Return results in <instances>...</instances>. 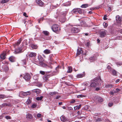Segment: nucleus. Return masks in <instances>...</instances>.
Here are the masks:
<instances>
[{
  "instance_id": "1",
  "label": "nucleus",
  "mask_w": 122,
  "mask_h": 122,
  "mask_svg": "<svg viewBox=\"0 0 122 122\" xmlns=\"http://www.w3.org/2000/svg\"><path fill=\"white\" fill-rule=\"evenodd\" d=\"M100 80L98 78H95L94 80L92 81L90 85L91 87H95L97 86H100V84L99 83Z\"/></svg>"
},
{
  "instance_id": "2",
  "label": "nucleus",
  "mask_w": 122,
  "mask_h": 122,
  "mask_svg": "<svg viewBox=\"0 0 122 122\" xmlns=\"http://www.w3.org/2000/svg\"><path fill=\"white\" fill-rule=\"evenodd\" d=\"M68 12V11H66L61 12V16L60 17L59 20L61 22H63L66 20V16Z\"/></svg>"
},
{
  "instance_id": "3",
  "label": "nucleus",
  "mask_w": 122,
  "mask_h": 122,
  "mask_svg": "<svg viewBox=\"0 0 122 122\" xmlns=\"http://www.w3.org/2000/svg\"><path fill=\"white\" fill-rule=\"evenodd\" d=\"M51 29L53 31L58 33L61 30L60 27L59 25L57 24H54L52 25Z\"/></svg>"
},
{
  "instance_id": "4",
  "label": "nucleus",
  "mask_w": 122,
  "mask_h": 122,
  "mask_svg": "<svg viewBox=\"0 0 122 122\" xmlns=\"http://www.w3.org/2000/svg\"><path fill=\"white\" fill-rule=\"evenodd\" d=\"M26 48V46H23L20 47L15 49V52L16 53H19L23 52Z\"/></svg>"
},
{
  "instance_id": "5",
  "label": "nucleus",
  "mask_w": 122,
  "mask_h": 122,
  "mask_svg": "<svg viewBox=\"0 0 122 122\" xmlns=\"http://www.w3.org/2000/svg\"><path fill=\"white\" fill-rule=\"evenodd\" d=\"M31 77V76L30 74L28 73L25 74L23 77V78L27 81H29Z\"/></svg>"
},
{
  "instance_id": "6",
  "label": "nucleus",
  "mask_w": 122,
  "mask_h": 122,
  "mask_svg": "<svg viewBox=\"0 0 122 122\" xmlns=\"http://www.w3.org/2000/svg\"><path fill=\"white\" fill-rule=\"evenodd\" d=\"M71 32L73 33H77L80 31V29L78 28L72 27L70 29Z\"/></svg>"
},
{
  "instance_id": "7",
  "label": "nucleus",
  "mask_w": 122,
  "mask_h": 122,
  "mask_svg": "<svg viewBox=\"0 0 122 122\" xmlns=\"http://www.w3.org/2000/svg\"><path fill=\"white\" fill-rule=\"evenodd\" d=\"M31 94V92L30 91L26 92H24L21 91L20 93L19 96L21 97H23L24 96L30 95Z\"/></svg>"
},
{
  "instance_id": "8",
  "label": "nucleus",
  "mask_w": 122,
  "mask_h": 122,
  "mask_svg": "<svg viewBox=\"0 0 122 122\" xmlns=\"http://www.w3.org/2000/svg\"><path fill=\"white\" fill-rule=\"evenodd\" d=\"M72 12L73 13H78L80 14H81L82 12V9L79 8H75L73 9Z\"/></svg>"
},
{
  "instance_id": "9",
  "label": "nucleus",
  "mask_w": 122,
  "mask_h": 122,
  "mask_svg": "<svg viewBox=\"0 0 122 122\" xmlns=\"http://www.w3.org/2000/svg\"><path fill=\"white\" fill-rule=\"evenodd\" d=\"M54 56L53 54H50L49 56V58L48 60L50 64H52V63L54 62V60L53 59Z\"/></svg>"
},
{
  "instance_id": "10",
  "label": "nucleus",
  "mask_w": 122,
  "mask_h": 122,
  "mask_svg": "<svg viewBox=\"0 0 122 122\" xmlns=\"http://www.w3.org/2000/svg\"><path fill=\"white\" fill-rule=\"evenodd\" d=\"M107 31L105 30H102L100 33V36L101 37H104L106 35Z\"/></svg>"
},
{
  "instance_id": "11",
  "label": "nucleus",
  "mask_w": 122,
  "mask_h": 122,
  "mask_svg": "<svg viewBox=\"0 0 122 122\" xmlns=\"http://www.w3.org/2000/svg\"><path fill=\"white\" fill-rule=\"evenodd\" d=\"M50 74L45 75L43 77V79L44 81H47L49 80V78L50 77Z\"/></svg>"
},
{
  "instance_id": "12",
  "label": "nucleus",
  "mask_w": 122,
  "mask_h": 122,
  "mask_svg": "<svg viewBox=\"0 0 122 122\" xmlns=\"http://www.w3.org/2000/svg\"><path fill=\"white\" fill-rule=\"evenodd\" d=\"M36 1L39 6H42L44 5V3L42 2L41 0H36Z\"/></svg>"
},
{
  "instance_id": "13",
  "label": "nucleus",
  "mask_w": 122,
  "mask_h": 122,
  "mask_svg": "<svg viewBox=\"0 0 122 122\" xmlns=\"http://www.w3.org/2000/svg\"><path fill=\"white\" fill-rule=\"evenodd\" d=\"M11 105L10 103H4L2 104V105H0V107L1 108L6 106L11 107Z\"/></svg>"
},
{
  "instance_id": "14",
  "label": "nucleus",
  "mask_w": 122,
  "mask_h": 122,
  "mask_svg": "<svg viewBox=\"0 0 122 122\" xmlns=\"http://www.w3.org/2000/svg\"><path fill=\"white\" fill-rule=\"evenodd\" d=\"M116 19L117 22L118 23H120L122 21V19L119 16H116Z\"/></svg>"
},
{
  "instance_id": "15",
  "label": "nucleus",
  "mask_w": 122,
  "mask_h": 122,
  "mask_svg": "<svg viewBox=\"0 0 122 122\" xmlns=\"http://www.w3.org/2000/svg\"><path fill=\"white\" fill-rule=\"evenodd\" d=\"M60 119L61 121L63 122L66 121L67 120V118L63 115L60 117Z\"/></svg>"
},
{
  "instance_id": "16",
  "label": "nucleus",
  "mask_w": 122,
  "mask_h": 122,
  "mask_svg": "<svg viewBox=\"0 0 122 122\" xmlns=\"http://www.w3.org/2000/svg\"><path fill=\"white\" fill-rule=\"evenodd\" d=\"M82 48L78 49L77 50V52L76 54V56H78L80 55L81 53V51H82Z\"/></svg>"
},
{
  "instance_id": "17",
  "label": "nucleus",
  "mask_w": 122,
  "mask_h": 122,
  "mask_svg": "<svg viewBox=\"0 0 122 122\" xmlns=\"http://www.w3.org/2000/svg\"><path fill=\"white\" fill-rule=\"evenodd\" d=\"M97 58V55H94L93 56H91L89 58V59L90 60H92L93 61L96 59Z\"/></svg>"
},
{
  "instance_id": "18",
  "label": "nucleus",
  "mask_w": 122,
  "mask_h": 122,
  "mask_svg": "<svg viewBox=\"0 0 122 122\" xmlns=\"http://www.w3.org/2000/svg\"><path fill=\"white\" fill-rule=\"evenodd\" d=\"M43 52L45 54H48L51 53V51L49 49H46Z\"/></svg>"
},
{
  "instance_id": "19",
  "label": "nucleus",
  "mask_w": 122,
  "mask_h": 122,
  "mask_svg": "<svg viewBox=\"0 0 122 122\" xmlns=\"http://www.w3.org/2000/svg\"><path fill=\"white\" fill-rule=\"evenodd\" d=\"M36 54L35 52H31L29 55L30 57H32L36 56Z\"/></svg>"
},
{
  "instance_id": "20",
  "label": "nucleus",
  "mask_w": 122,
  "mask_h": 122,
  "mask_svg": "<svg viewBox=\"0 0 122 122\" xmlns=\"http://www.w3.org/2000/svg\"><path fill=\"white\" fill-rule=\"evenodd\" d=\"M33 116L30 113H28L26 115V118L29 119H31L33 118Z\"/></svg>"
},
{
  "instance_id": "21",
  "label": "nucleus",
  "mask_w": 122,
  "mask_h": 122,
  "mask_svg": "<svg viewBox=\"0 0 122 122\" xmlns=\"http://www.w3.org/2000/svg\"><path fill=\"white\" fill-rule=\"evenodd\" d=\"M31 102V98L29 97L26 102V103L27 105H29Z\"/></svg>"
},
{
  "instance_id": "22",
  "label": "nucleus",
  "mask_w": 122,
  "mask_h": 122,
  "mask_svg": "<svg viewBox=\"0 0 122 122\" xmlns=\"http://www.w3.org/2000/svg\"><path fill=\"white\" fill-rule=\"evenodd\" d=\"M22 41V39L20 38L18 40V41L15 43L14 45L15 46H16L19 45L21 42Z\"/></svg>"
},
{
  "instance_id": "23",
  "label": "nucleus",
  "mask_w": 122,
  "mask_h": 122,
  "mask_svg": "<svg viewBox=\"0 0 122 122\" xmlns=\"http://www.w3.org/2000/svg\"><path fill=\"white\" fill-rule=\"evenodd\" d=\"M44 61H42L39 62V64L41 66L45 67L47 66V65L46 64L43 62Z\"/></svg>"
},
{
  "instance_id": "24",
  "label": "nucleus",
  "mask_w": 122,
  "mask_h": 122,
  "mask_svg": "<svg viewBox=\"0 0 122 122\" xmlns=\"http://www.w3.org/2000/svg\"><path fill=\"white\" fill-rule=\"evenodd\" d=\"M42 33L45 36H47L49 35V32L47 31H42Z\"/></svg>"
},
{
  "instance_id": "25",
  "label": "nucleus",
  "mask_w": 122,
  "mask_h": 122,
  "mask_svg": "<svg viewBox=\"0 0 122 122\" xmlns=\"http://www.w3.org/2000/svg\"><path fill=\"white\" fill-rule=\"evenodd\" d=\"M9 60L12 62H14L15 61V58L13 56H11L9 58Z\"/></svg>"
},
{
  "instance_id": "26",
  "label": "nucleus",
  "mask_w": 122,
  "mask_h": 122,
  "mask_svg": "<svg viewBox=\"0 0 122 122\" xmlns=\"http://www.w3.org/2000/svg\"><path fill=\"white\" fill-rule=\"evenodd\" d=\"M0 58L2 59H5V53H3L0 56Z\"/></svg>"
},
{
  "instance_id": "27",
  "label": "nucleus",
  "mask_w": 122,
  "mask_h": 122,
  "mask_svg": "<svg viewBox=\"0 0 122 122\" xmlns=\"http://www.w3.org/2000/svg\"><path fill=\"white\" fill-rule=\"evenodd\" d=\"M112 73L113 75L114 76H116L117 75V71L114 69H112L111 70Z\"/></svg>"
},
{
  "instance_id": "28",
  "label": "nucleus",
  "mask_w": 122,
  "mask_h": 122,
  "mask_svg": "<svg viewBox=\"0 0 122 122\" xmlns=\"http://www.w3.org/2000/svg\"><path fill=\"white\" fill-rule=\"evenodd\" d=\"M85 76L84 74H78L77 75V78H81Z\"/></svg>"
},
{
  "instance_id": "29",
  "label": "nucleus",
  "mask_w": 122,
  "mask_h": 122,
  "mask_svg": "<svg viewBox=\"0 0 122 122\" xmlns=\"http://www.w3.org/2000/svg\"><path fill=\"white\" fill-rule=\"evenodd\" d=\"M114 85L113 84H106V87L109 88H110L112 87H113Z\"/></svg>"
},
{
  "instance_id": "30",
  "label": "nucleus",
  "mask_w": 122,
  "mask_h": 122,
  "mask_svg": "<svg viewBox=\"0 0 122 122\" xmlns=\"http://www.w3.org/2000/svg\"><path fill=\"white\" fill-rule=\"evenodd\" d=\"M38 58L39 62L44 61V60L43 58L41 56H39Z\"/></svg>"
},
{
  "instance_id": "31",
  "label": "nucleus",
  "mask_w": 122,
  "mask_h": 122,
  "mask_svg": "<svg viewBox=\"0 0 122 122\" xmlns=\"http://www.w3.org/2000/svg\"><path fill=\"white\" fill-rule=\"evenodd\" d=\"M81 105H80L79 106H76L74 107V109L75 110H78L81 107Z\"/></svg>"
},
{
  "instance_id": "32",
  "label": "nucleus",
  "mask_w": 122,
  "mask_h": 122,
  "mask_svg": "<svg viewBox=\"0 0 122 122\" xmlns=\"http://www.w3.org/2000/svg\"><path fill=\"white\" fill-rule=\"evenodd\" d=\"M72 71V68L71 66H69L68 67V70L67 71V73H71Z\"/></svg>"
},
{
  "instance_id": "33",
  "label": "nucleus",
  "mask_w": 122,
  "mask_h": 122,
  "mask_svg": "<svg viewBox=\"0 0 122 122\" xmlns=\"http://www.w3.org/2000/svg\"><path fill=\"white\" fill-rule=\"evenodd\" d=\"M31 46L32 48L35 49H36L38 47L37 45L34 44L31 45Z\"/></svg>"
},
{
  "instance_id": "34",
  "label": "nucleus",
  "mask_w": 122,
  "mask_h": 122,
  "mask_svg": "<svg viewBox=\"0 0 122 122\" xmlns=\"http://www.w3.org/2000/svg\"><path fill=\"white\" fill-rule=\"evenodd\" d=\"M88 6V5L87 4L82 5L81 6V8H86Z\"/></svg>"
},
{
  "instance_id": "35",
  "label": "nucleus",
  "mask_w": 122,
  "mask_h": 122,
  "mask_svg": "<svg viewBox=\"0 0 122 122\" xmlns=\"http://www.w3.org/2000/svg\"><path fill=\"white\" fill-rule=\"evenodd\" d=\"M71 1H68L64 4L65 6H69L71 5Z\"/></svg>"
},
{
  "instance_id": "36",
  "label": "nucleus",
  "mask_w": 122,
  "mask_h": 122,
  "mask_svg": "<svg viewBox=\"0 0 122 122\" xmlns=\"http://www.w3.org/2000/svg\"><path fill=\"white\" fill-rule=\"evenodd\" d=\"M7 97L6 96L4 95L0 94V99H3Z\"/></svg>"
},
{
  "instance_id": "37",
  "label": "nucleus",
  "mask_w": 122,
  "mask_h": 122,
  "mask_svg": "<svg viewBox=\"0 0 122 122\" xmlns=\"http://www.w3.org/2000/svg\"><path fill=\"white\" fill-rule=\"evenodd\" d=\"M97 98L98 101L99 102H102L103 101V99L101 97H98Z\"/></svg>"
},
{
  "instance_id": "38",
  "label": "nucleus",
  "mask_w": 122,
  "mask_h": 122,
  "mask_svg": "<svg viewBox=\"0 0 122 122\" xmlns=\"http://www.w3.org/2000/svg\"><path fill=\"white\" fill-rule=\"evenodd\" d=\"M43 98L42 96H41L40 97H37L36 98V99L38 101L41 100Z\"/></svg>"
},
{
  "instance_id": "39",
  "label": "nucleus",
  "mask_w": 122,
  "mask_h": 122,
  "mask_svg": "<svg viewBox=\"0 0 122 122\" xmlns=\"http://www.w3.org/2000/svg\"><path fill=\"white\" fill-rule=\"evenodd\" d=\"M43 38L45 40H50L51 38V37H49V36H48V37L44 36Z\"/></svg>"
},
{
  "instance_id": "40",
  "label": "nucleus",
  "mask_w": 122,
  "mask_h": 122,
  "mask_svg": "<svg viewBox=\"0 0 122 122\" xmlns=\"http://www.w3.org/2000/svg\"><path fill=\"white\" fill-rule=\"evenodd\" d=\"M9 0H2L1 2V3L2 4L6 3L8 2Z\"/></svg>"
},
{
  "instance_id": "41",
  "label": "nucleus",
  "mask_w": 122,
  "mask_h": 122,
  "mask_svg": "<svg viewBox=\"0 0 122 122\" xmlns=\"http://www.w3.org/2000/svg\"><path fill=\"white\" fill-rule=\"evenodd\" d=\"M89 108V107L87 105L85 106L83 108V110H87Z\"/></svg>"
},
{
  "instance_id": "42",
  "label": "nucleus",
  "mask_w": 122,
  "mask_h": 122,
  "mask_svg": "<svg viewBox=\"0 0 122 122\" xmlns=\"http://www.w3.org/2000/svg\"><path fill=\"white\" fill-rule=\"evenodd\" d=\"M107 68L108 70L109 71V72H111V70H112V69H113L111 67L109 66H108L107 67Z\"/></svg>"
},
{
  "instance_id": "43",
  "label": "nucleus",
  "mask_w": 122,
  "mask_h": 122,
  "mask_svg": "<svg viewBox=\"0 0 122 122\" xmlns=\"http://www.w3.org/2000/svg\"><path fill=\"white\" fill-rule=\"evenodd\" d=\"M56 93V92H51L49 93V94L51 96H53Z\"/></svg>"
},
{
  "instance_id": "44",
  "label": "nucleus",
  "mask_w": 122,
  "mask_h": 122,
  "mask_svg": "<svg viewBox=\"0 0 122 122\" xmlns=\"http://www.w3.org/2000/svg\"><path fill=\"white\" fill-rule=\"evenodd\" d=\"M37 106V104L35 103H34L32 105L31 107L32 108H34L36 107Z\"/></svg>"
},
{
  "instance_id": "45",
  "label": "nucleus",
  "mask_w": 122,
  "mask_h": 122,
  "mask_svg": "<svg viewBox=\"0 0 122 122\" xmlns=\"http://www.w3.org/2000/svg\"><path fill=\"white\" fill-rule=\"evenodd\" d=\"M103 25L104 27L105 28H106L108 26L107 24L105 22L103 23Z\"/></svg>"
},
{
  "instance_id": "46",
  "label": "nucleus",
  "mask_w": 122,
  "mask_h": 122,
  "mask_svg": "<svg viewBox=\"0 0 122 122\" xmlns=\"http://www.w3.org/2000/svg\"><path fill=\"white\" fill-rule=\"evenodd\" d=\"M43 19V17L41 18L38 20V22L39 23H40L41 21H42Z\"/></svg>"
},
{
  "instance_id": "47",
  "label": "nucleus",
  "mask_w": 122,
  "mask_h": 122,
  "mask_svg": "<svg viewBox=\"0 0 122 122\" xmlns=\"http://www.w3.org/2000/svg\"><path fill=\"white\" fill-rule=\"evenodd\" d=\"M5 118L7 120L11 119V117L10 116H7L5 117Z\"/></svg>"
},
{
  "instance_id": "48",
  "label": "nucleus",
  "mask_w": 122,
  "mask_h": 122,
  "mask_svg": "<svg viewBox=\"0 0 122 122\" xmlns=\"http://www.w3.org/2000/svg\"><path fill=\"white\" fill-rule=\"evenodd\" d=\"M40 73L42 75H44L45 74H46V72L43 71H40Z\"/></svg>"
},
{
  "instance_id": "49",
  "label": "nucleus",
  "mask_w": 122,
  "mask_h": 122,
  "mask_svg": "<svg viewBox=\"0 0 122 122\" xmlns=\"http://www.w3.org/2000/svg\"><path fill=\"white\" fill-rule=\"evenodd\" d=\"M76 101L74 99H73L71 100L70 101V102L71 103H74Z\"/></svg>"
},
{
  "instance_id": "50",
  "label": "nucleus",
  "mask_w": 122,
  "mask_h": 122,
  "mask_svg": "<svg viewBox=\"0 0 122 122\" xmlns=\"http://www.w3.org/2000/svg\"><path fill=\"white\" fill-rule=\"evenodd\" d=\"M113 104L112 102H110L108 104V105L110 107H111L113 105Z\"/></svg>"
},
{
  "instance_id": "51",
  "label": "nucleus",
  "mask_w": 122,
  "mask_h": 122,
  "mask_svg": "<svg viewBox=\"0 0 122 122\" xmlns=\"http://www.w3.org/2000/svg\"><path fill=\"white\" fill-rule=\"evenodd\" d=\"M107 10L109 12L111 11L112 10L111 8L108 6L107 8Z\"/></svg>"
},
{
  "instance_id": "52",
  "label": "nucleus",
  "mask_w": 122,
  "mask_h": 122,
  "mask_svg": "<svg viewBox=\"0 0 122 122\" xmlns=\"http://www.w3.org/2000/svg\"><path fill=\"white\" fill-rule=\"evenodd\" d=\"M85 96H84V95H78V98H79V97H85Z\"/></svg>"
},
{
  "instance_id": "53",
  "label": "nucleus",
  "mask_w": 122,
  "mask_h": 122,
  "mask_svg": "<svg viewBox=\"0 0 122 122\" xmlns=\"http://www.w3.org/2000/svg\"><path fill=\"white\" fill-rule=\"evenodd\" d=\"M107 15H105L103 17V19L104 20H106L107 19Z\"/></svg>"
},
{
  "instance_id": "54",
  "label": "nucleus",
  "mask_w": 122,
  "mask_h": 122,
  "mask_svg": "<svg viewBox=\"0 0 122 122\" xmlns=\"http://www.w3.org/2000/svg\"><path fill=\"white\" fill-rule=\"evenodd\" d=\"M42 83H40L37 84L36 86L38 87H41L42 86Z\"/></svg>"
},
{
  "instance_id": "55",
  "label": "nucleus",
  "mask_w": 122,
  "mask_h": 122,
  "mask_svg": "<svg viewBox=\"0 0 122 122\" xmlns=\"http://www.w3.org/2000/svg\"><path fill=\"white\" fill-rule=\"evenodd\" d=\"M101 119L100 118H98L96 120V122H97L98 121H101Z\"/></svg>"
},
{
  "instance_id": "56",
  "label": "nucleus",
  "mask_w": 122,
  "mask_h": 122,
  "mask_svg": "<svg viewBox=\"0 0 122 122\" xmlns=\"http://www.w3.org/2000/svg\"><path fill=\"white\" fill-rule=\"evenodd\" d=\"M36 93H37V94H38L40 93V90L39 89H36Z\"/></svg>"
},
{
  "instance_id": "57",
  "label": "nucleus",
  "mask_w": 122,
  "mask_h": 122,
  "mask_svg": "<svg viewBox=\"0 0 122 122\" xmlns=\"http://www.w3.org/2000/svg\"><path fill=\"white\" fill-rule=\"evenodd\" d=\"M77 113L78 115H80L82 114L81 111V112H80L79 111H78L77 112Z\"/></svg>"
},
{
  "instance_id": "58",
  "label": "nucleus",
  "mask_w": 122,
  "mask_h": 122,
  "mask_svg": "<svg viewBox=\"0 0 122 122\" xmlns=\"http://www.w3.org/2000/svg\"><path fill=\"white\" fill-rule=\"evenodd\" d=\"M5 68H6V69L5 70V71H6L8 70L9 69V68L8 67L6 66Z\"/></svg>"
},
{
  "instance_id": "59",
  "label": "nucleus",
  "mask_w": 122,
  "mask_h": 122,
  "mask_svg": "<svg viewBox=\"0 0 122 122\" xmlns=\"http://www.w3.org/2000/svg\"><path fill=\"white\" fill-rule=\"evenodd\" d=\"M41 114L40 113H38L37 114V117H41Z\"/></svg>"
},
{
  "instance_id": "60",
  "label": "nucleus",
  "mask_w": 122,
  "mask_h": 122,
  "mask_svg": "<svg viewBox=\"0 0 122 122\" xmlns=\"http://www.w3.org/2000/svg\"><path fill=\"white\" fill-rule=\"evenodd\" d=\"M26 14L25 12H24L23 13V15L25 16V17H28V16L27 15H26Z\"/></svg>"
},
{
  "instance_id": "61",
  "label": "nucleus",
  "mask_w": 122,
  "mask_h": 122,
  "mask_svg": "<svg viewBox=\"0 0 122 122\" xmlns=\"http://www.w3.org/2000/svg\"><path fill=\"white\" fill-rule=\"evenodd\" d=\"M117 64L118 66V65L120 66L121 65H122V63H120V62H117Z\"/></svg>"
},
{
  "instance_id": "62",
  "label": "nucleus",
  "mask_w": 122,
  "mask_h": 122,
  "mask_svg": "<svg viewBox=\"0 0 122 122\" xmlns=\"http://www.w3.org/2000/svg\"><path fill=\"white\" fill-rule=\"evenodd\" d=\"M120 91V89L118 88L116 89L115 91H114L115 92H118Z\"/></svg>"
},
{
  "instance_id": "63",
  "label": "nucleus",
  "mask_w": 122,
  "mask_h": 122,
  "mask_svg": "<svg viewBox=\"0 0 122 122\" xmlns=\"http://www.w3.org/2000/svg\"><path fill=\"white\" fill-rule=\"evenodd\" d=\"M89 82H86L85 83V85L86 86H87L88 85V84H89Z\"/></svg>"
},
{
  "instance_id": "64",
  "label": "nucleus",
  "mask_w": 122,
  "mask_h": 122,
  "mask_svg": "<svg viewBox=\"0 0 122 122\" xmlns=\"http://www.w3.org/2000/svg\"><path fill=\"white\" fill-rule=\"evenodd\" d=\"M119 32L121 34H122V29H120L119 30Z\"/></svg>"
}]
</instances>
